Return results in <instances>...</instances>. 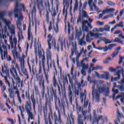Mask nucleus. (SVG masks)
Masks as SVG:
<instances>
[{"label":"nucleus","instance_id":"16","mask_svg":"<svg viewBox=\"0 0 124 124\" xmlns=\"http://www.w3.org/2000/svg\"><path fill=\"white\" fill-rule=\"evenodd\" d=\"M45 5L46 7V22L47 24H49L50 21V18L49 17V13L51 12V6L50 5V3L49 0L44 1Z\"/></svg>","mask_w":124,"mask_h":124},{"label":"nucleus","instance_id":"25","mask_svg":"<svg viewBox=\"0 0 124 124\" xmlns=\"http://www.w3.org/2000/svg\"><path fill=\"white\" fill-rule=\"evenodd\" d=\"M74 53L76 54L77 53V44L76 43H72V48H71V54L70 57H73Z\"/></svg>","mask_w":124,"mask_h":124},{"label":"nucleus","instance_id":"63","mask_svg":"<svg viewBox=\"0 0 124 124\" xmlns=\"http://www.w3.org/2000/svg\"><path fill=\"white\" fill-rule=\"evenodd\" d=\"M53 30H54L55 32L56 33H58V32H59V25L58 24V23H56V26L53 27Z\"/></svg>","mask_w":124,"mask_h":124},{"label":"nucleus","instance_id":"64","mask_svg":"<svg viewBox=\"0 0 124 124\" xmlns=\"http://www.w3.org/2000/svg\"><path fill=\"white\" fill-rule=\"evenodd\" d=\"M78 10V2H75L74 7V12Z\"/></svg>","mask_w":124,"mask_h":124},{"label":"nucleus","instance_id":"5","mask_svg":"<svg viewBox=\"0 0 124 124\" xmlns=\"http://www.w3.org/2000/svg\"><path fill=\"white\" fill-rule=\"evenodd\" d=\"M76 107L78 114H79L80 112H81L82 115L83 116L84 121H87V122H92V114H91V104L89 103L88 106V111L83 110L81 106L78 105V101L77 98L76 99Z\"/></svg>","mask_w":124,"mask_h":124},{"label":"nucleus","instance_id":"13","mask_svg":"<svg viewBox=\"0 0 124 124\" xmlns=\"http://www.w3.org/2000/svg\"><path fill=\"white\" fill-rule=\"evenodd\" d=\"M102 121V124H104L105 119L103 118V115H100L97 118V115L96 114V111L95 109L93 110V120L92 124H98L99 120Z\"/></svg>","mask_w":124,"mask_h":124},{"label":"nucleus","instance_id":"51","mask_svg":"<svg viewBox=\"0 0 124 124\" xmlns=\"http://www.w3.org/2000/svg\"><path fill=\"white\" fill-rule=\"evenodd\" d=\"M103 41L105 42V44H109L110 43H112V41H111L110 39H107L105 37L103 38Z\"/></svg>","mask_w":124,"mask_h":124},{"label":"nucleus","instance_id":"52","mask_svg":"<svg viewBox=\"0 0 124 124\" xmlns=\"http://www.w3.org/2000/svg\"><path fill=\"white\" fill-rule=\"evenodd\" d=\"M119 68H120V67L119 66H117L116 67V68H114L112 67H110L109 68H108V70L109 71H110V72H116V71H117V70H118V69H119Z\"/></svg>","mask_w":124,"mask_h":124},{"label":"nucleus","instance_id":"53","mask_svg":"<svg viewBox=\"0 0 124 124\" xmlns=\"http://www.w3.org/2000/svg\"><path fill=\"white\" fill-rule=\"evenodd\" d=\"M93 0H88V4L92 11H93V5L92 4L93 3Z\"/></svg>","mask_w":124,"mask_h":124},{"label":"nucleus","instance_id":"30","mask_svg":"<svg viewBox=\"0 0 124 124\" xmlns=\"http://www.w3.org/2000/svg\"><path fill=\"white\" fill-rule=\"evenodd\" d=\"M39 87L40 89H42V94L43 96H44L45 93V81H44V83L39 82Z\"/></svg>","mask_w":124,"mask_h":124},{"label":"nucleus","instance_id":"17","mask_svg":"<svg viewBox=\"0 0 124 124\" xmlns=\"http://www.w3.org/2000/svg\"><path fill=\"white\" fill-rule=\"evenodd\" d=\"M12 82L13 83V86L14 88V90L15 91H16L15 92L16 94H17V98L18 100V102L19 104H22V98H21V96H20V91H19L18 89V85L16 84L15 86V81H14V79L13 78L12 79Z\"/></svg>","mask_w":124,"mask_h":124},{"label":"nucleus","instance_id":"50","mask_svg":"<svg viewBox=\"0 0 124 124\" xmlns=\"http://www.w3.org/2000/svg\"><path fill=\"white\" fill-rule=\"evenodd\" d=\"M34 88L36 95H39V94H40V93L39 92V89H38V86L34 85Z\"/></svg>","mask_w":124,"mask_h":124},{"label":"nucleus","instance_id":"42","mask_svg":"<svg viewBox=\"0 0 124 124\" xmlns=\"http://www.w3.org/2000/svg\"><path fill=\"white\" fill-rule=\"evenodd\" d=\"M16 38V43H17V38L14 37L13 39V40L12 39V37H10V42L11 43V47L12 48H14V43L15 44V42H14V39Z\"/></svg>","mask_w":124,"mask_h":124},{"label":"nucleus","instance_id":"48","mask_svg":"<svg viewBox=\"0 0 124 124\" xmlns=\"http://www.w3.org/2000/svg\"><path fill=\"white\" fill-rule=\"evenodd\" d=\"M78 44L80 46H83V45L84 46H85V45H86V44H87V43L86 42V41H84V39H81L78 41Z\"/></svg>","mask_w":124,"mask_h":124},{"label":"nucleus","instance_id":"43","mask_svg":"<svg viewBox=\"0 0 124 124\" xmlns=\"http://www.w3.org/2000/svg\"><path fill=\"white\" fill-rule=\"evenodd\" d=\"M17 35L18 36V42H20V40H24V36L23 35V32L22 31L18 32L17 33Z\"/></svg>","mask_w":124,"mask_h":124},{"label":"nucleus","instance_id":"40","mask_svg":"<svg viewBox=\"0 0 124 124\" xmlns=\"http://www.w3.org/2000/svg\"><path fill=\"white\" fill-rule=\"evenodd\" d=\"M0 75L2 77H3L4 78L5 83L7 85H8V86L9 88H10V87H11L10 82H9V80L7 79V77L3 76V75H2V74H1V73H0Z\"/></svg>","mask_w":124,"mask_h":124},{"label":"nucleus","instance_id":"15","mask_svg":"<svg viewBox=\"0 0 124 124\" xmlns=\"http://www.w3.org/2000/svg\"><path fill=\"white\" fill-rule=\"evenodd\" d=\"M19 62H20V70L23 75L26 76L27 79H28L29 74H28L27 69L25 68V60H24V58H21L19 59Z\"/></svg>","mask_w":124,"mask_h":124},{"label":"nucleus","instance_id":"3","mask_svg":"<svg viewBox=\"0 0 124 124\" xmlns=\"http://www.w3.org/2000/svg\"><path fill=\"white\" fill-rule=\"evenodd\" d=\"M46 38L48 46L47 48L48 50L46 51V63H49V61H50V68H52V65H53L54 68H56L55 61H52V52L50 51V50L52 48H54L55 51H57L58 52H60V43H57L56 45V38L51 33L47 35Z\"/></svg>","mask_w":124,"mask_h":124},{"label":"nucleus","instance_id":"4","mask_svg":"<svg viewBox=\"0 0 124 124\" xmlns=\"http://www.w3.org/2000/svg\"><path fill=\"white\" fill-rule=\"evenodd\" d=\"M25 96L27 101L25 102V110L29 116V119L31 120H33V113H32V108H31V102L32 104L33 109L34 111H35V106H36V103L38 100L35 98L34 96V91H33L31 95L30 94V90L25 92Z\"/></svg>","mask_w":124,"mask_h":124},{"label":"nucleus","instance_id":"23","mask_svg":"<svg viewBox=\"0 0 124 124\" xmlns=\"http://www.w3.org/2000/svg\"><path fill=\"white\" fill-rule=\"evenodd\" d=\"M114 46H116V44H110V45H108V47L107 46H106L105 47H102L99 48L98 49L100 50H104V52H107L108 50H112Z\"/></svg>","mask_w":124,"mask_h":124},{"label":"nucleus","instance_id":"33","mask_svg":"<svg viewBox=\"0 0 124 124\" xmlns=\"http://www.w3.org/2000/svg\"><path fill=\"white\" fill-rule=\"evenodd\" d=\"M16 78H15V79L16 80V85L18 86V88H20V84L21 83V78L19 77V76L17 75V76H16Z\"/></svg>","mask_w":124,"mask_h":124},{"label":"nucleus","instance_id":"59","mask_svg":"<svg viewBox=\"0 0 124 124\" xmlns=\"http://www.w3.org/2000/svg\"><path fill=\"white\" fill-rule=\"evenodd\" d=\"M92 40H93V39L90 38V35H89V34H88L86 35V42H88V43H90V42H91L92 41Z\"/></svg>","mask_w":124,"mask_h":124},{"label":"nucleus","instance_id":"21","mask_svg":"<svg viewBox=\"0 0 124 124\" xmlns=\"http://www.w3.org/2000/svg\"><path fill=\"white\" fill-rule=\"evenodd\" d=\"M53 84V87L54 88L58 87V92L59 94H62V92L61 91V87L60 86V85H59V83H58V81H57V79H56V76H54L52 80Z\"/></svg>","mask_w":124,"mask_h":124},{"label":"nucleus","instance_id":"37","mask_svg":"<svg viewBox=\"0 0 124 124\" xmlns=\"http://www.w3.org/2000/svg\"><path fill=\"white\" fill-rule=\"evenodd\" d=\"M102 77L106 80H109L110 78V74L108 72H105L104 75H102Z\"/></svg>","mask_w":124,"mask_h":124},{"label":"nucleus","instance_id":"56","mask_svg":"<svg viewBox=\"0 0 124 124\" xmlns=\"http://www.w3.org/2000/svg\"><path fill=\"white\" fill-rule=\"evenodd\" d=\"M107 3L108 5H109V6H116V3L112 1L108 0L107 1Z\"/></svg>","mask_w":124,"mask_h":124},{"label":"nucleus","instance_id":"36","mask_svg":"<svg viewBox=\"0 0 124 124\" xmlns=\"http://www.w3.org/2000/svg\"><path fill=\"white\" fill-rule=\"evenodd\" d=\"M84 61H85V59H83L82 61H81V66L82 67V69L83 70H87L88 68H89V64H86L84 63Z\"/></svg>","mask_w":124,"mask_h":124},{"label":"nucleus","instance_id":"35","mask_svg":"<svg viewBox=\"0 0 124 124\" xmlns=\"http://www.w3.org/2000/svg\"><path fill=\"white\" fill-rule=\"evenodd\" d=\"M112 92L113 93L112 94V99L113 100H115L116 98V95L117 94V93H119V90H115V88H112Z\"/></svg>","mask_w":124,"mask_h":124},{"label":"nucleus","instance_id":"14","mask_svg":"<svg viewBox=\"0 0 124 124\" xmlns=\"http://www.w3.org/2000/svg\"><path fill=\"white\" fill-rule=\"evenodd\" d=\"M37 80L39 82L44 83L45 80L44 79V77H43V74H42V67L41 66V61L39 62V71L38 75H37Z\"/></svg>","mask_w":124,"mask_h":124},{"label":"nucleus","instance_id":"1","mask_svg":"<svg viewBox=\"0 0 124 124\" xmlns=\"http://www.w3.org/2000/svg\"><path fill=\"white\" fill-rule=\"evenodd\" d=\"M46 89L47 93L45 94L46 100L51 102V101H54V100L55 109L59 110V107L61 110H63L64 112V110H65L64 108L65 107V102L64 101H62L61 102V100L58 95L57 89H54L53 86L49 87H47ZM58 104L59 107L58 106Z\"/></svg>","mask_w":124,"mask_h":124},{"label":"nucleus","instance_id":"58","mask_svg":"<svg viewBox=\"0 0 124 124\" xmlns=\"http://www.w3.org/2000/svg\"><path fill=\"white\" fill-rule=\"evenodd\" d=\"M82 18H89V16L87 14V12L86 11H82Z\"/></svg>","mask_w":124,"mask_h":124},{"label":"nucleus","instance_id":"62","mask_svg":"<svg viewBox=\"0 0 124 124\" xmlns=\"http://www.w3.org/2000/svg\"><path fill=\"white\" fill-rule=\"evenodd\" d=\"M118 54H119V51L115 50V51L111 54V57L112 58H116V57L118 56Z\"/></svg>","mask_w":124,"mask_h":124},{"label":"nucleus","instance_id":"6","mask_svg":"<svg viewBox=\"0 0 124 124\" xmlns=\"http://www.w3.org/2000/svg\"><path fill=\"white\" fill-rule=\"evenodd\" d=\"M19 7V3L18 1H16V6L14 10L15 13V17L17 18V20H16V26L17 29L18 31H21V26H22V21L24 19V16H23V14H22V11L21 9L19 10L18 9Z\"/></svg>","mask_w":124,"mask_h":124},{"label":"nucleus","instance_id":"22","mask_svg":"<svg viewBox=\"0 0 124 124\" xmlns=\"http://www.w3.org/2000/svg\"><path fill=\"white\" fill-rule=\"evenodd\" d=\"M72 95H73V92L71 90V87L70 85H69L68 89V96L69 98V101L71 105H72Z\"/></svg>","mask_w":124,"mask_h":124},{"label":"nucleus","instance_id":"26","mask_svg":"<svg viewBox=\"0 0 124 124\" xmlns=\"http://www.w3.org/2000/svg\"><path fill=\"white\" fill-rule=\"evenodd\" d=\"M117 119L114 120L115 124H119V123H121V119H120H120H122V118L124 119V115H123V114L120 113V111H117Z\"/></svg>","mask_w":124,"mask_h":124},{"label":"nucleus","instance_id":"10","mask_svg":"<svg viewBox=\"0 0 124 124\" xmlns=\"http://www.w3.org/2000/svg\"><path fill=\"white\" fill-rule=\"evenodd\" d=\"M86 19H88L89 21H88V20L82 21L81 28L83 31L89 32V28H90L91 30L93 29V26H92V24H91V23H93V19L90 18L89 16L86 18Z\"/></svg>","mask_w":124,"mask_h":124},{"label":"nucleus","instance_id":"32","mask_svg":"<svg viewBox=\"0 0 124 124\" xmlns=\"http://www.w3.org/2000/svg\"><path fill=\"white\" fill-rule=\"evenodd\" d=\"M58 41L60 42V45L59 44L60 48L61 51L62 52V51H63V45H64V42H63V41L62 40V38L60 37Z\"/></svg>","mask_w":124,"mask_h":124},{"label":"nucleus","instance_id":"2","mask_svg":"<svg viewBox=\"0 0 124 124\" xmlns=\"http://www.w3.org/2000/svg\"><path fill=\"white\" fill-rule=\"evenodd\" d=\"M48 106L50 111V112L48 114V117H51L52 120L54 119L55 124H62V121L61 114H63L64 116V115H65V109H64L63 111V110H61V108H60V107L59 108V107L58 110L55 108L56 111H58V114L56 111H54L53 113V111L52 110V102H50V101H47V100H46L45 104L43 107V110L45 116H46L48 113Z\"/></svg>","mask_w":124,"mask_h":124},{"label":"nucleus","instance_id":"31","mask_svg":"<svg viewBox=\"0 0 124 124\" xmlns=\"http://www.w3.org/2000/svg\"><path fill=\"white\" fill-rule=\"evenodd\" d=\"M83 119H84L83 115L78 114L77 120L78 124H84V120ZM85 124H87V123H85Z\"/></svg>","mask_w":124,"mask_h":124},{"label":"nucleus","instance_id":"57","mask_svg":"<svg viewBox=\"0 0 124 124\" xmlns=\"http://www.w3.org/2000/svg\"><path fill=\"white\" fill-rule=\"evenodd\" d=\"M57 63L58 68L60 69V75H62V67L60 66V62L59 61V59H57Z\"/></svg>","mask_w":124,"mask_h":124},{"label":"nucleus","instance_id":"9","mask_svg":"<svg viewBox=\"0 0 124 124\" xmlns=\"http://www.w3.org/2000/svg\"><path fill=\"white\" fill-rule=\"evenodd\" d=\"M5 15V12H0V18L1 19L2 21L4 22L6 26L4 27L5 32L7 31V28L9 30L10 33H11L12 35H14L15 34V25L13 24L12 25V28L10 27V25L11 24V21L10 20H7L6 19L4 18V16Z\"/></svg>","mask_w":124,"mask_h":124},{"label":"nucleus","instance_id":"20","mask_svg":"<svg viewBox=\"0 0 124 124\" xmlns=\"http://www.w3.org/2000/svg\"><path fill=\"white\" fill-rule=\"evenodd\" d=\"M29 18L30 22L28 29V41H30L31 38V40L32 41V40H33V37L32 36V33H31V16L30 15V14H29Z\"/></svg>","mask_w":124,"mask_h":124},{"label":"nucleus","instance_id":"28","mask_svg":"<svg viewBox=\"0 0 124 124\" xmlns=\"http://www.w3.org/2000/svg\"><path fill=\"white\" fill-rule=\"evenodd\" d=\"M1 71L3 74H6V76H9V69L5 65L2 66Z\"/></svg>","mask_w":124,"mask_h":124},{"label":"nucleus","instance_id":"27","mask_svg":"<svg viewBox=\"0 0 124 124\" xmlns=\"http://www.w3.org/2000/svg\"><path fill=\"white\" fill-rule=\"evenodd\" d=\"M119 94L117 95L115 98V99L114 100H117V99H119V98H121L120 101L121 103H123L124 105V92H120Z\"/></svg>","mask_w":124,"mask_h":124},{"label":"nucleus","instance_id":"24","mask_svg":"<svg viewBox=\"0 0 124 124\" xmlns=\"http://www.w3.org/2000/svg\"><path fill=\"white\" fill-rule=\"evenodd\" d=\"M43 1H44V0H40L39 1L37 2V7L38 9L39 10L40 15H42V14L41 8L42 9H43L44 8V6L43 5Z\"/></svg>","mask_w":124,"mask_h":124},{"label":"nucleus","instance_id":"47","mask_svg":"<svg viewBox=\"0 0 124 124\" xmlns=\"http://www.w3.org/2000/svg\"><path fill=\"white\" fill-rule=\"evenodd\" d=\"M103 69V67L100 65H97L96 67H93L92 70H102Z\"/></svg>","mask_w":124,"mask_h":124},{"label":"nucleus","instance_id":"49","mask_svg":"<svg viewBox=\"0 0 124 124\" xmlns=\"http://www.w3.org/2000/svg\"><path fill=\"white\" fill-rule=\"evenodd\" d=\"M82 35V32L78 31H76V38H78V39H79L80 38V36Z\"/></svg>","mask_w":124,"mask_h":124},{"label":"nucleus","instance_id":"46","mask_svg":"<svg viewBox=\"0 0 124 124\" xmlns=\"http://www.w3.org/2000/svg\"><path fill=\"white\" fill-rule=\"evenodd\" d=\"M45 124H52V121H51V116H48V119L45 117Z\"/></svg>","mask_w":124,"mask_h":124},{"label":"nucleus","instance_id":"19","mask_svg":"<svg viewBox=\"0 0 124 124\" xmlns=\"http://www.w3.org/2000/svg\"><path fill=\"white\" fill-rule=\"evenodd\" d=\"M38 56L39 59H41L42 60V63L43 62H45V52L43 48L41 47V45L38 46Z\"/></svg>","mask_w":124,"mask_h":124},{"label":"nucleus","instance_id":"34","mask_svg":"<svg viewBox=\"0 0 124 124\" xmlns=\"http://www.w3.org/2000/svg\"><path fill=\"white\" fill-rule=\"evenodd\" d=\"M57 13H59V5H57L56 7L53 9L52 16L56 17L57 16Z\"/></svg>","mask_w":124,"mask_h":124},{"label":"nucleus","instance_id":"55","mask_svg":"<svg viewBox=\"0 0 124 124\" xmlns=\"http://www.w3.org/2000/svg\"><path fill=\"white\" fill-rule=\"evenodd\" d=\"M117 88L120 92H124V84H122L121 85H117Z\"/></svg>","mask_w":124,"mask_h":124},{"label":"nucleus","instance_id":"8","mask_svg":"<svg viewBox=\"0 0 124 124\" xmlns=\"http://www.w3.org/2000/svg\"><path fill=\"white\" fill-rule=\"evenodd\" d=\"M14 41L15 42V49L13 50L12 51V55L14 57L13 60L12 61V65L11 68H16L18 71V73H19L20 75H21V71H20V67L19 66V64L16 63V59H20V54L18 53L17 52V47H16L17 45V41L16 38L14 39Z\"/></svg>","mask_w":124,"mask_h":124},{"label":"nucleus","instance_id":"61","mask_svg":"<svg viewBox=\"0 0 124 124\" xmlns=\"http://www.w3.org/2000/svg\"><path fill=\"white\" fill-rule=\"evenodd\" d=\"M114 42H118V43H120V44H124L123 40H121V39L119 38H116L114 40Z\"/></svg>","mask_w":124,"mask_h":124},{"label":"nucleus","instance_id":"39","mask_svg":"<svg viewBox=\"0 0 124 124\" xmlns=\"http://www.w3.org/2000/svg\"><path fill=\"white\" fill-rule=\"evenodd\" d=\"M80 98L81 103H83V102L84 101V100H86V99H87V94L83 93H81Z\"/></svg>","mask_w":124,"mask_h":124},{"label":"nucleus","instance_id":"38","mask_svg":"<svg viewBox=\"0 0 124 124\" xmlns=\"http://www.w3.org/2000/svg\"><path fill=\"white\" fill-rule=\"evenodd\" d=\"M0 87H1V91L4 92L6 90V85L2 82V80L0 79Z\"/></svg>","mask_w":124,"mask_h":124},{"label":"nucleus","instance_id":"18","mask_svg":"<svg viewBox=\"0 0 124 124\" xmlns=\"http://www.w3.org/2000/svg\"><path fill=\"white\" fill-rule=\"evenodd\" d=\"M0 53L1 55V59L2 61H3L4 59H7V61H8V62H11V61H12V58L10 55H8L7 51H4L3 55V50H2V48H1V47H0Z\"/></svg>","mask_w":124,"mask_h":124},{"label":"nucleus","instance_id":"7","mask_svg":"<svg viewBox=\"0 0 124 124\" xmlns=\"http://www.w3.org/2000/svg\"><path fill=\"white\" fill-rule=\"evenodd\" d=\"M100 93H104L105 97L109 96L110 93V88L109 87L107 88L104 87V84L100 86L97 90H95V101L96 102H99L100 101Z\"/></svg>","mask_w":124,"mask_h":124},{"label":"nucleus","instance_id":"60","mask_svg":"<svg viewBox=\"0 0 124 124\" xmlns=\"http://www.w3.org/2000/svg\"><path fill=\"white\" fill-rule=\"evenodd\" d=\"M92 95L93 97L95 98V85H93L92 87Z\"/></svg>","mask_w":124,"mask_h":124},{"label":"nucleus","instance_id":"44","mask_svg":"<svg viewBox=\"0 0 124 124\" xmlns=\"http://www.w3.org/2000/svg\"><path fill=\"white\" fill-rule=\"evenodd\" d=\"M36 14V7L35 6V5H34L33 7L32 11L31 13V17L33 19V16H35Z\"/></svg>","mask_w":124,"mask_h":124},{"label":"nucleus","instance_id":"54","mask_svg":"<svg viewBox=\"0 0 124 124\" xmlns=\"http://www.w3.org/2000/svg\"><path fill=\"white\" fill-rule=\"evenodd\" d=\"M112 11H114V9H106L103 11V13H104V14H105V13H109V12H112Z\"/></svg>","mask_w":124,"mask_h":124},{"label":"nucleus","instance_id":"12","mask_svg":"<svg viewBox=\"0 0 124 124\" xmlns=\"http://www.w3.org/2000/svg\"><path fill=\"white\" fill-rule=\"evenodd\" d=\"M66 84H68V80L67 79V76H65L63 78V85L62 83H60L63 98H66V88H65Z\"/></svg>","mask_w":124,"mask_h":124},{"label":"nucleus","instance_id":"41","mask_svg":"<svg viewBox=\"0 0 124 124\" xmlns=\"http://www.w3.org/2000/svg\"><path fill=\"white\" fill-rule=\"evenodd\" d=\"M63 15H64V20L66 21L67 18V9H65V6H64L63 8Z\"/></svg>","mask_w":124,"mask_h":124},{"label":"nucleus","instance_id":"11","mask_svg":"<svg viewBox=\"0 0 124 124\" xmlns=\"http://www.w3.org/2000/svg\"><path fill=\"white\" fill-rule=\"evenodd\" d=\"M47 65V68L46 70L45 68V62L42 63V65L43 66V69L44 71V74L45 77V80L46 84L49 85L50 84V81H49V73H50V64L49 63H46Z\"/></svg>","mask_w":124,"mask_h":124},{"label":"nucleus","instance_id":"45","mask_svg":"<svg viewBox=\"0 0 124 124\" xmlns=\"http://www.w3.org/2000/svg\"><path fill=\"white\" fill-rule=\"evenodd\" d=\"M8 92L10 98H13V99H14V93L13 90H12L11 88H9Z\"/></svg>","mask_w":124,"mask_h":124},{"label":"nucleus","instance_id":"29","mask_svg":"<svg viewBox=\"0 0 124 124\" xmlns=\"http://www.w3.org/2000/svg\"><path fill=\"white\" fill-rule=\"evenodd\" d=\"M10 73L13 78H15V76H18L16 68H11L10 69Z\"/></svg>","mask_w":124,"mask_h":124}]
</instances>
